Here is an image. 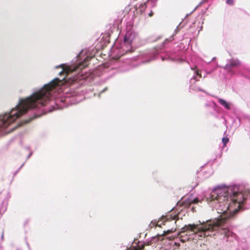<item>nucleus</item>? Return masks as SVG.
<instances>
[{"instance_id":"obj_16","label":"nucleus","mask_w":250,"mask_h":250,"mask_svg":"<svg viewBox=\"0 0 250 250\" xmlns=\"http://www.w3.org/2000/svg\"><path fill=\"white\" fill-rule=\"evenodd\" d=\"M198 200L197 199H194V200H193L192 201H191V202H189V204H193V203H196L198 202Z\"/></svg>"},{"instance_id":"obj_22","label":"nucleus","mask_w":250,"mask_h":250,"mask_svg":"<svg viewBox=\"0 0 250 250\" xmlns=\"http://www.w3.org/2000/svg\"><path fill=\"white\" fill-rule=\"evenodd\" d=\"M155 5H156V4H155V3H154L153 6H155Z\"/></svg>"},{"instance_id":"obj_9","label":"nucleus","mask_w":250,"mask_h":250,"mask_svg":"<svg viewBox=\"0 0 250 250\" xmlns=\"http://www.w3.org/2000/svg\"><path fill=\"white\" fill-rule=\"evenodd\" d=\"M176 230V228H171L170 229H168L167 231H164V234L167 235V234H169L170 233L175 231Z\"/></svg>"},{"instance_id":"obj_15","label":"nucleus","mask_w":250,"mask_h":250,"mask_svg":"<svg viewBox=\"0 0 250 250\" xmlns=\"http://www.w3.org/2000/svg\"><path fill=\"white\" fill-rule=\"evenodd\" d=\"M173 40V36H171L168 39H166L165 41V42H171Z\"/></svg>"},{"instance_id":"obj_13","label":"nucleus","mask_w":250,"mask_h":250,"mask_svg":"<svg viewBox=\"0 0 250 250\" xmlns=\"http://www.w3.org/2000/svg\"><path fill=\"white\" fill-rule=\"evenodd\" d=\"M37 117V116H34V117H32L30 118H29L28 120H25L24 121V123L25 124H27V123H29L30 121H31L32 120H33L34 119L36 118Z\"/></svg>"},{"instance_id":"obj_14","label":"nucleus","mask_w":250,"mask_h":250,"mask_svg":"<svg viewBox=\"0 0 250 250\" xmlns=\"http://www.w3.org/2000/svg\"><path fill=\"white\" fill-rule=\"evenodd\" d=\"M151 244V241L147 242H146V244H144V245H142V248H141V249H143L144 248L145 246L146 245L148 246V245H150Z\"/></svg>"},{"instance_id":"obj_12","label":"nucleus","mask_w":250,"mask_h":250,"mask_svg":"<svg viewBox=\"0 0 250 250\" xmlns=\"http://www.w3.org/2000/svg\"><path fill=\"white\" fill-rule=\"evenodd\" d=\"M229 138H228L227 137H224L222 139V142L223 143L224 145L225 146H226V144L229 142Z\"/></svg>"},{"instance_id":"obj_7","label":"nucleus","mask_w":250,"mask_h":250,"mask_svg":"<svg viewBox=\"0 0 250 250\" xmlns=\"http://www.w3.org/2000/svg\"><path fill=\"white\" fill-rule=\"evenodd\" d=\"M218 102L226 109H229L230 107L229 104L225 100L222 99H218Z\"/></svg>"},{"instance_id":"obj_2","label":"nucleus","mask_w":250,"mask_h":250,"mask_svg":"<svg viewBox=\"0 0 250 250\" xmlns=\"http://www.w3.org/2000/svg\"><path fill=\"white\" fill-rule=\"evenodd\" d=\"M61 81L56 78L45 85L40 90L34 93L30 97L21 100L15 108L9 113L0 117V128H6L17 119L25 114L28 109L39 108L45 104L49 100L52 91L59 85Z\"/></svg>"},{"instance_id":"obj_1","label":"nucleus","mask_w":250,"mask_h":250,"mask_svg":"<svg viewBox=\"0 0 250 250\" xmlns=\"http://www.w3.org/2000/svg\"><path fill=\"white\" fill-rule=\"evenodd\" d=\"M248 193L238 192L237 187L229 188H217L213 190L210 195V201H217L219 204L225 206L226 210H229L231 214H222L219 218L208 220L201 225L189 224L182 229L179 233L181 237L182 234L188 230H191L198 235L200 237H206L210 235L209 232L217 230L235 214L237 213L241 208V205L247 198Z\"/></svg>"},{"instance_id":"obj_19","label":"nucleus","mask_w":250,"mask_h":250,"mask_svg":"<svg viewBox=\"0 0 250 250\" xmlns=\"http://www.w3.org/2000/svg\"><path fill=\"white\" fill-rule=\"evenodd\" d=\"M227 2L229 4H233V0H227Z\"/></svg>"},{"instance_id":"obj_6","label":"nucleus","mask_w":250,"mask_h":250,"mask_svg":"<svg viewBox=\"0 0 250 250\" xmlns=\"http://www.w3.org/2000/svg\"><path fill=\"white\" fill-rule=\"evenodd\" d=\"M150 1H153L154 2H156L157 1V0H147L146 1L144 2V3H142L140 4V5H139V6L138 7V8H137L136 6L135 7H136V10H138V11L141 14H142L143 13H144L147 7V4L146 3L147 2H149Z\"/></svg>"},{"instance_id":"obj_3","label":"nucleus","mask_w":250,"mask_h":250,"mask_svg":"<svg viewBox=\"0 0 250 250\" xmlns=\"http://www.w3.org/2000/svg\"><path fill=\"white\" fill-rule=\"evenodd\" d=\"M89 59V58H86L83 60V62L79 63L75 66H65L64 65L62 64V65L60 66V67L62 68V70L59 72V75L61 76L62 75H65V76L62 79V80H64L65 82L72 84L77 80V78L73 77L71 79L70 77H68L69 75L74 71H76L79 70H81L87 67L88 65V62ZM57 67H59V66H57Z\"/></svg>"},{"instance_id":"obj_11","label":"nucleus","mask_w":250,"mask_h":250,"mask_svg":"<svg viewBox=\"0 0 250 250\" xmlns=\"http://www.w3.org/2000/svg\"><path fill=\"white\" fill-rule=\"evenodd\" d=\"M195 73H196V75L193 76L194 80L196 79V77L197 76H199L200 78H201L202 75H201V72L199 70H197V71H196Z\"/></svg>"},{"instance_id":"obj_5","label":"nucleus","mask_w":250,"mask_h":250,"mask_svg":"<svg viewBox=\"0 0 250 250\" xmlns=\"http://www.w3.org/2000/svg\"><path fill=\"white\" fill-rule=\"evenodd\" d=\"M240 64V62L237 60H231L226 65L225 69L229 70L232 68L238 66Z\"/></svg>"},{"instance_id":"obj_17","label":"nucleus","mask_w":250,"mask_h":250,"mask_svg":"<svg viewBox=\"0 0 250 250\" xmlns=\"http://www.w3.org/2000/svg\"><path fill=\"white\" fill-rule=\"evenodd\" d=\"M124 41L125 42H127L128 43H130V42L129 41H128V39L126 37V36H125V38H124Z\"/></svg>"},{"instance_id":"obj_10","label":"nucleus","mask_w":250,"mask_h":250,"mask_svg":"<svg viewBox=\"0 0 250 250\" xmlns=\"http://www.w3.org/2000/svg\"><path fill=\"white\" fill-rule=\"evenodd\" d=\"M190 88L191 89L193 90H195V91H202V89L200 87H198L197 86H194V85H190Z\"/></svg>"},{"instance_id":"obj_8","label":"nucleus","mask_w":250,"mask_h":250,"mask_svg":"<svg viewBox=\"0 0 250 250\" xmlns=\"http://www.w3.org/2000/svg\"><path fill=\"white\" fill-rule=\"evenodd\" d=\"M223 230V233L224 234L225 236H227V237L231 235V232L229 231V229H224Z\"/></svg>"},{"instance_id":"obj_20","label":"nucleus","mask_w":250,"mask_h":250,"mask_svg":"<svg viewBox=\"0 0 250 250\" xmlns=\"http://www.w3.org/2000/svg\"><path fill=\"white\" fill-rule=\"evenodd\" d=\"M181 241L182 242H185V240L183 239H181Z\"/></svg>"},{"instance_id":"obj_4","label":"nucleus","mask_w":250,"mask_h":250,"mask_svg":"<svg viewBox=\"0 0 250 250\" xmlns=\"http://www.w3.org/2000/svg\"><path fill=\"white\" fill-rule=\"evenodd\" d=\"M178 217V216L177 215H175L173 216H172L171 215L169 216H163L162 219L158 221L155 226L161 228L162 225H166L167 222L174 220H176L174 221V224H176V221L177 220V218Z\"/></svg>"},{"instance_id":"obj_18","label":"nucleus","mask_w":250,"mask_h":250,"mask_svg":"<svg viewBox=\"0 0 250 250\" xmlns=\"http://www.w3.org/2000/svg\"><path fill=\"white\" fill-rule=\"evenodd\" d=\"M154 13L152 11H151L150 13L148 14V16L149 17H151L153 16Z\"/></svg>"},{"instance_id":"obj_21","label":"nucleus","mask_w":250,"mask_h":250,"mask_svg":"<svg viewBox=\"0 0 250 250\" xmlns=\"http://www.w3.org/2000/svg\"><path fill=\"white\" fill-rule=\"evenodd\" d=\"M127 250H133L132 249H128Z\"/></svg>"}]
</instances>
